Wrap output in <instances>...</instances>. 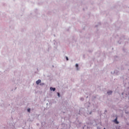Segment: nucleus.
Segmentation results:
<instances>
[{"label": "nucleus", "instance_id": "nucleus-1", "mask_svg": "<svg viewBox=\"0 0 129 129\" xmlns=\"http://www.w3.org/2000/svg\"><path fill=\"white\" fill-rule=\"evenodd\" d=\"M36 83L37 85H39L41 83V80H38L36 82Z\"/></svg>", "mask_w": 129, "mask_h": 129}, {"label": "nucleus", "instance_id": "nucleus-2", "mask_svg": "<svg viewBox=\"0 0 129 129\" xmlns=\"http://www.w3.org/2000/svg\"><path fill=\"white\" fill-rule=\"evenodd\" d=\"M114 122H115V123H116V124H118V121H117V118H116L114 120Z\"/></svg>", "mask_w": 129, "mask_h": 129}, {"label": "nucleus", "instance_id": "nucleus-3", "mask_svg": "<svg viewBox=\"0 0 129 129\" xmlns=\"http://www.w3.org/2000/svg\"><path fill=\"white\" fill-rule=\"evenodd\" d=\"M50 89L51 91H55V90H56V89L55 88H52V87H50Z\"/></svg>", "mask_w": 129, "mask_h": 129}, {"label": "nucleus", "instance_id": "nucleus-4", "mask_svg": "<svg viewBox=\"0 0 129 129\" xmlns=\"http://www.w3.org/2000/svg\"><path fill=\"white\" fill-rule=\"evenodd\" d=\"M107 93L109 95L111 94V93H112V91H110L108 92Z\"/></svg>", "mask_w": 129, "mask_h": 129}, {"label": "nucleus", "instance_id": "nucleus-5", "mask_svg": "<svg viewBox=\"0 0 129 129\" xmlns=\"http://www.w3.org/2000/svg\"><path fill=\"white\" fill-rule=\"evenodd\" d=\"M27 111H28V112H30L31 111V109H30V108L28 109H27Z\"/></svg>", "mask_w": 129, "mask_h": 129}, {"label": "nucleus", "instance_id": "nucleus-6", "mask_svg": "<svg viewBox=\"0 0 129 129\" xmlns=\"http://www.w3.org/2000/svg\"><path fill=\"white\" fill-rule=\"evenodd\" d=\"M76 67L77 68H78V64H76Z\"/></svg>", "mask_w": 129, "mask_h": 129}, {"label": "nucleus", "instance_id": "nucleus-7", "mask_svg": "<svg viewBox=\"0 0 129 129\" xmlns=\"http://www.w3.org/2000/svg\"><path fill=\"white\" fill-rule=\"evenodd\" d=\"M66 58L67 61H68V60H69V59H68V57L66 56Z\"/></svg>", "mask_w": 129, "mask_h": 129}, {"label": "nucleus", "instance_id": "nucleus-8", "mask_svg": "<svg viewBox=\"0 0 129 129\" xmlns=\"http://www.w3.org/2000/svg\"><path fill=\"white\" fill-rule=\"evenodd\" d=\"M57 95H58V97H60V93H57Z\"/></svg>", "mask_w": 129, "mask_h": 129}, {"label": "nucleus", "instance_id": "nucleus-9", "mask_svg": "<svg viewBox=\"0 0 129 129\" xmlns=\"http://www.w3.org/2000/svg\"><path fill=\"white\" fill-rule=\"evenodd\" d=\"M40 85H44V84H40Z\"/></svg>", "mask_w": 129, "mask_h": 129}, {"label": "nucleus", "instance_id": "nucleus-10", "mask_svg": "<svg viewBox=\"0 0 129 129\" xmlns=\"http://www.w3.org/2000/svg\"><path fill=\"white\" fill-rule=\"evenodd\" d=\"M104 129H105V128H104Z\"/></svg>", "mask_w": 129, "mask_h": 129}]
</instances>
